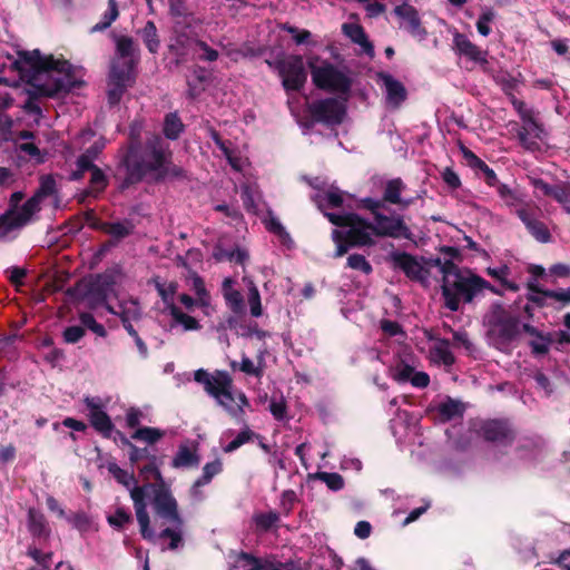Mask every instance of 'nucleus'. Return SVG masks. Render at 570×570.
<instances>
[{"label":"nucleus","instance_id":"36","mask_svg":"<svg viewBox=\"0 0 570 570\" xmlns=\"http://www.w3.org/2000/svg\"><path fill=\"white\" fill-rule=\"evenodd\" d=\"M337 226L342 227L343 229L342 230L335 229L333 232V240L336 244L335 256L341 257L347 252L348 246H351V245L355 246V245L351 242V238L347 235L348 227L346 225H337Z\"/></svg>","mask_w":570,"mask_h":570},{"label":"nucleus","instance_id":"14","mask_svg":"<svg viewBox=\"0 0 570 570\" xmlns=\"http://www.w3.org/2000/svg\"><path fill=\"white\" fill-rule=\"evenodd\" d=\"M174 33L169 43V51L177 57V63H179L186 60L199 40L196 39L189 23L183 26L179 21L176 22Z\"/></svg>","mask_w":570,"mask_h":570},{"label":"nucleus","instance_id":"12","mask_svg":"<svg viewBox=\"0 0 570 570\" xmlns=\"http://www.w3.org/2000/svg\"><path fill=\"white\" fill-rule=\"evenodd\" d=\"M278 72L286 90H298L306 81L303 59L299 56H289L278 63Z\"/></svg>","mask_w":570,"mask_h":570},{"label":"nucleus","instance_id":"62","mask_svg":"<svg viewBox=\"0 0 570 570\" xmlns=\"http://www.w3.org/2000/svg\"><path fill=\"white\" fill-rule=\"evenodd\" d=\"M283 29L286 30L287 32H289L291 35H293L294 40L298 45L304 43L311 37V32L309 31H307V30H298V29H296L295 27H292V26L285 24L283 27Z\"/></svg>","mask_w":570,"mask_h":570},{"label":"nucleus","instance_id":"4","mask_svg":"<svg viewBox=\"0 0 570 570\" xmlns=\"http://www.w3.org/2000/svg\"><path fill=\"white\" fill-rule=\"evenodd\" d=\"M124 164L127 169V184L150 176L159 179L170 173V151L161 138L155 137L142 151L131 147Z\"/></svg>","mask_w":570,"mask_h":570},{"label":"nucleus","instance_id":"57","mask_svg":"<svg viewBox=\"0 0 570 570\" xmlns=\"http://www.w3.org/2000/svg\"><path fill=\"white\" fill-rule=\"evenodd\" d=\"M269 411L276 420H283L286 416V403L281 397L278 400L273 399L269 404Z\"/></svg>","mask_w":570,"mask_h":570},{"label":"nucleus","instance_id":"46","mask_svg":"<svg viewBox=\"0 0 570 570\" xmlns=\"http://www.w3.org/2000/svg\"><path fill=\"white\" fill-rule=\"evenodd\" d=\"M415 368L409 364L405 363H399L394 367L391 368V376L400 382L405 383L410 382L411 376L414 374Z\"/></svg>","mask_w":570,"mask_h":570},{"label":"nucleus","instance_id":"11","mask_svg":"<svg viewBox=\"0 0 570 570\" xmlns=\"http://www.w3.org/2000/svg\"><path fill=\"white\" fill-rule=\"evenodd\" d=\"M102 146H98L95 144L92 147L87 149L85 154H82L77 161V171L73 173V178L78 179L82 176L86 170L90 171V188L91 193H100L105 189L107 185V179L105 174L92 165V160L97 157Z\"/></svg>","mask_w":570,"mask_h":570},{"label":"nucleus","instance_id":"1","mask_svg":"<svg viewBox=\"0 0 570 570\" xmlns=\"http://www.w3.org/2000/svg\"><path fill=\"white\" fill-rule=\"evenodd\" d=\"M109 473L124 487L130 490V498L144 539L153 540L156 535L150 525L147 511V497L151 495V507L155 513V525L160 530L159 538L168 539V549L175 550L183 543L184 521L178 511V503L171 492L164 487L153 484L136 485L135 476L116 463L108 464Z\"/></svg>","mask_w":570,"mask_h":570},{"label":"nucleus","instance_id":"64","mask_svg":"<svg viewBox=\"0 0 570 570\" xmlns=\"http://www.w3.org/2000/svg\"><path fill=\"white\" fill-rule=\"evenodd\" d=\"M410 382L414 387L423 389L429 385L430 376L425 372L415 371L414 374L411 376Z\"/></svg>","mask_w":570,"mask_h":570},{"label":"nucleus","instance_id":"63","mask_svg":"<svg viewBox=\"0 0 570 570\" xmlns=\"http://www.w3.org/2000/svg\"><path fill=\"white\" fill-rule=\"evenodd\" d=\"M140 473L144 475V478L146 480L154 479L157 482H161L163 481L161 473L158 470V468L155 465V463H150V464L144 466L140 470Z\"/></svg>","mask_w":570,"mask_h":570},{"label":"nucleus","instance_id":"31","mask_svg":"<svg viewBox=\"0 0 570 570\" xmlns=\"http://www.w3.org/2000/svg\"><path fill=\"white\" fill-rule=\"evenodd\" d=\"M222 471V462L220 460H215L213 462L206 463L203 469V475L199 478L193 487V494L195 497L198 495V489L205 484H208L212 479L220 473Z\"/></svg>","mask_w":570,"mask_h":570},{"label":"nucleus","instance_id":"22","mask_svg":"<svg viewBox=\"0 0 570 570\" xmlns=\"http://www.w3.org/2000/svg\"><path fill=\"white\" fill-rule=\"evenodd\" d=\"M381 79L385 87L387 102L393 107L400 106L406 98L404 86L390 75H382Z\"/></svg>","mask_w":570,"mask_h":570},{"label":"nucleus","instance_id":"29","mask_svg":"<svg viewBox=\"0 0 570 570\" xmlns=\"http://www.w3.org/2000/svg\"><path fill=\"white\" fill-rule=\"evenodd\" d=\"M343 196V193L337 188H331L323 194H318L316 203L322 210L326 208H337L342 206L344 202Z\"/></svg>","mask_w":570,"mask_h":570},{"label":"nucleus","instance_id":"48","mask_svg":"<svg viewBox=\"0 0 570 570\" xmlns=\"http://www.w3.org/2000/svg\"><path fill=\"white\" fill-rule=\"evenodd\" d=\"M193 289L197 296V302L199 303V306H208L209 304V296L205 288V284L203 279L198 275L193 276Z\"/></svg>","mask_w":570,"mask_h":570},{"label":"nucleus","instance_id":"16","mask_svg":"<svg viewBox=\"0 0 570 570\" xmlns=\"http://www.w3.org/2000/svg\"><path fill=\"white\" fill-rule=\"evenodd\" d=\"M85 404L88 409V417L91 425L104 435H109L114 429V424L104 411L102 403L98 397H86Z\"/></svg>","mask_w":570,"mask_h":570},{"label":"nucleus","instance_id":"7","mask_svg":"<svg viewBox=\"0 0 570 570\" xmlns=\"http://www.w3.org/2000/svg\"><path fill=\"white\" fill-rule=\"evenodd\" d=\"M135 43L129 37L116 40V58L111 63L109 75L108 98L111 104L120 100L125 89L135 80V67L138 63Z\"/></svg>","mask_w":570,"mask_h":570},{"label":"nucleus","instance_id":"51","mask_svg":"<svg viewBox=\"0 0 570 570\" xmlns=\"http://www.w3.org/2000/svg\"><path fill=\"white\" fill-rule=\"evenodd\" d=\"M30 531L36 535H48L49 530L47 528L45 518L42 515L30 512Z\"/></svg>","mask_w":570,"mask_h":570},{"label":"nucleus","instance_id":"42","mask_svg":"<svg viewBox=\"0 0 570 570\" xmlns=\"http://www.w3.org/2000/svg\"><path fill=\"white\" fill-rule=\"evenodd\" d=\"M242 199L247 210L257 214L259 208L261 195L250 187H245L242 191Z\"/></svg>","mask_w":570,"mask_h":570},{"label":"nucleus","instance_id":"15","mask_svg":"<svg viewBox=\"0 0 570 570\" xmlns=\"http://www.w3.org/2000/svg\"><path fill=\"white\" fill-rule=\"evenodd\" d=\"M394 266L402 269L410 278L421 282L422 284L429 283L430 269L413 256L402 253L392 256Z\"/></svg>","mask_w":570,"mask_h":570},{"label":"nucleus","instance_id":"53","mask_svg":"<svg viewBox=\"0 0 570 570\" xmlns=\"http://www.w3.org/2000/svg\"><path fill=\"white\" fill-rule=\"evenodd\" d=\"M318 479L334 491L341 490L344 487V480L338 473L322 472L318 474Z\"/></svg>","mask_w":570,"mask_h":570},{"label":"nucleus","instance_id":"23","mask_svg":"<svg viewBox=\"0 0 570 570\" xmlns=\"http://www.w3.org/2000/svg\"><path fill=\"white\" fill-rule=\"evenodd\" d=\"M343 33L348 37L353 42L362 47V49L370 56L373 55V46L368 41L363 28L357 23H344L342 26Z\"/></svg>","mask_w":570,"mask_h":570},{"label":"nucleus","instance_id":"13","mask_svg":"<svg viewBox=\"0 0 570 570\" xmlns=\"http://www.w3.org/2000/svg\"><path fill=\"white\" fill-rule=\"evenodd\" d=\"M345 100L326 98L311 105L309 111L317 120L326 124H340L345 116Z\"/></svg>","mask_w":570,"mask_h":570},{"label":"nucleus","instance_id":"24","mask_svg":"<svg viewBox=\"0 0 570 570\" xmlns=\"http://www.w3.org/2000/svg\"><path fill=\"white\" fill-rule=\"evenodd\" d=\"M429 357L432 363L445 366H449L454 362V357L450 351V345L443 340L433 342L430 347Z\"/></svg>","mask_w":570,"mask_h":570},{"label":"nucleus","instance_id":"26","mask_svg":"<svg viewBox=\"0 0 570 570\" xmlns=\"http://www.w3.org/2000/svg\"><path fill=\"white\" fill-rule=\"evenodd\" d=\"M520 219L524 223L529 232L541 243H547L550 238L549 230L543 223L530 217L525 210L519 212Z\"/></svg>","mask_w":570,"mask_h":570},{"label":"nucleus","instance_id":"52","mask_svg":"<svg viewBox=\"0 0 570 570\" xmlns=\"http://www.w3.org/2000/svg\"><path fill=\"white\" fill-rule=\"evenodd\" d=\"M107 520L110 525L115 528H122L131 521V514L127 510L118 508L114 514L107 518Z\"/></svg>","mask_w":570,"mask_h":570},{"label":"nucleus","instance_id":"2","mask_svg":"<svg viewBox=\"0 0 570 570\" xmlns=\"http://www.w3.org/2000/svg\"><path fill=\"white\" fill-rule=\"evenodd\" d=\"M364 207L373 215V223L362 219L355 214L325 213L334 225H346L347 235L354 245L366 246L374 244V236L391 238H410L411 230L401 215L386 216L382 213L383 202L367 198L363 200Z\"/></svg>","mask_w":570,"mask_h":570},{"label":"nucleus","instance_id":"10","mask_svg":"<svg viewBox=\"0 0 570 570\" xmlns=\"http://www.w3.org/2000/svg\"><path fill=\"white\" fill-rule=\"evenodd\" d=\"M22 198L23 195L21 193H14L11 196V208L0 217V238L9 237L11 233L28 224L31 217L40 209V194H36L22 206H18Z\"/></svg>","mask_w":570,"mask_h":570},{"label":"nucleus","instance_id":"6","mask_svg":"<svg viewBox=\"0 0 570 570\" xmlns=\"http://www.w3.org/2000/svg\"><path fill=\"white\" fill-rule=\"evenodd\" d=\"M194 380L203 384L205 391L216 400L230 415L239 417L244 414V407L248 405L244 393H234L232 376L225 371L208 373L199 368L194 373Z\"/></svg>","mask_w":570,"mask_h":570},{"label":"nucleus","instance_id":"34","mask_svg":"<svg viewBox=\"0 0 570 570\" xmlns=\"http://www.w3.org/2000/svg\"><path fill=\"white\" fill-rule=\"evenodd\" d=\"M151 53H156L159 48L157 28L153 21H147L145 27L138 32Z\"/></svg>","mask_w":570,"mask_h":570},{"label":"nucleus","instance_id":"32","mask_svg":"<svg viewBox=\"0 0 570 570\" xmlns=\"http://www.w3.org/2000/svg\"><path fill=\"white\" fill-rule=\"evenodd\" d=\"M156 288L165 304L166 312L170 309L171 305H176L174 298L178 289L177 283L156 281Z\"/></svg>","mask_w":570,"mask_h":570},{"label":"nucleus","instance_id":"27","mask_svg":"<svg viewBox=\"0 0 570 570\" xmlns=\"http://www.w3.org/2000/svg\"><path fill=\"white\" fill-rule=\"evenodd\" d=\"M523 331L533 337L530 341V346L534 354H546L549 351V346L551 343V340L549 337L543 336L537 331V328L528 324L523 325Z\"/></svg>","mask_w":570,"mask_h":570},{"label":"nucleus","instance_id":"44","mask_svg":"<svg viewBox=\"0 0 570 570\" xmlns=\"http://www.w3.org/2000/svg\"><path fill=\"white\" fill-rule=\"evenodd\" d=\"M495 12L490 8L482 9V12L476 22L479 33L487 37L491 32L490 23L494 20Z\"/></svg>","mask_w":570,"mask_h":570},{"label":"nucleus","instance_id":"50","mask_svg":"<svg viewBox=\"0 0 570 570\" xmlns=\"http://www.w3.org/2000/svg\"><path fill=\"white\" fill-rule=\"evenodd\" d=\"M538 294H542L544 297L552 298L563 304H570V287L561 288L557 291H541L532 287Z\"/></svg>","mask_w":570,"mask_h":570},{"label":"nucleus","instance_id":"3","mask_svg":"<svg viewBox=\"0 0 570 570\" xmlns=\"http://www.w3.org/2000/svg\"><path fill=\"white\" fill-rule=\"evenodd\" d=\"M13 65L22 75L32 72L30 82L42 96L51 97L76 85L75 68L67 60L42 56L39 50L20 52Z\"/></svg>","mask_w":570,"mask_h":570},{"label":"nucleus","instance_id":"8","mask_svg":"<svg viewBox=\"0 0 570 570\" xmlns=\"http://www.w3.org/2000/svg\"><path fill=\"white\" fill-rule=\"evenodd\" d=\"M313 83L323 90L347 96L352 79L344 68H340L320 57H312L308 60Z\"/></svg>","mask_w":570,"mask_h":570},{"label":"nucleus","instance_id":"5","mask_svg":"<svg viewBox=\"0 0 570 570\" xmlns=\"http://www.w3.org/2000/svg\"><path fill=\"white\" fill-rule=\"evenodd\" d=\"M440 268L443 274L442 294L445 306L451 311H458L462 302H472L484 289L494 292L489 282L471 271H461L452 263H445Z\"/></svg>","mask_w":570,"mask_h":570},{"label":"nucleus","instance_id":"21","mask_svg":"<svg viewBox=\"0 0 570 570\" xmlns=\"http://www.w3.org/2000/svg\"><path fill=\"white\" fill-rule=\"evenodd\" d=\"M405 189V185L399 178L389 180L385 185L383 193V202L399 205L402 208L409 207L412 203V198H402L401 195Z\"/></svg>","mask_w":570,"mask_h":570},{"label":"nucleus","instance_id":"37","mask_svg":"<svg viewBox=\"0 0 570 570\" xmlns=\"http://www.w3.org/2000/svg\"><path fill=\"white\" fill-rule=\"evenodd\" d=\"M212 138L215 141V144L218 146V148L223 151L225 157L227 158L229 165L236 169L240 170L243 167V160L240 157L236 156L226 145L225 142L219 138L218 134L216 131L212 132Z\"/></svg>","mask_w":570,"mask_h":570},{"label":"nucleus","instance_id":"9","mask_svg":"<svg viewBox=\"0 0 570 570\" xmlns=\"http://www.w3.org/2000/svg\"><path fill=\"white\" fill-rule=\"evenodd\" d=\"M490 342L500 351H510L520 333L519 317L503 307H494L487 316Z\"/></svg>","mask_w":570,"mask_h":570},{"label":"nucleus","instance_id":"38","mask_svg":"<svg viewBox=\"0 0 570 570\" xmlns=\"http://www.w3.org/2000/svg\"><path fill=\"white\" fill-rule=\"evenodd\" d=\"M439 413L442 420L449 421L463 412V405L454 400H448L439 405Z\"/></svg>","mask_w":570,"mask_h":570},{"label":"nucleus","instance_id":"30","mask_svg":"<svg viewBox=\"0 0 570 570\" xmlns=\"http://www.w3.org/2000/svg\"><path fill=\"white\" fill-rule=\"evenodd\" d=\"M279 514L275 511L256 512L253 515V523L257 531H268L277 525Z\"/></svg>","mask_w":570,"mask_h":570},{"label":"nucleus","instance_id":"49","mask_svg":"<svg viewBox=\"0 0 570 570\" xmlns=\"http://www.w3.org/2000/svg\"><path fill=\"white\" fill-rule=\"evenodd\" d=\"M347 266L352 269L361 271L364 274L372 272L371 264L366 261L363 255L353 254L347 257Z\"/></svg>","mask_w":570,"mask_h":570},{"label":"nucleus","instance_id":"28","mask_svg":"<svg viewBox=\"0 0 570 570\" xmlns=\"http://www.w3.org/2000/svg\"><path fill=\"white\" fill-rule=\"evenodd\" d=\"M165 434L166 433L164 430L150 426H142L137 428L135 430V432L131 434V439L153 445L160 441L165 436Z\"/></svg>","mask_w":570,"mask_h":570},{"label":"nucleus","instance_id":"61","mask_svg":"<svg viewBox=\"0 0 570 570\" xmlns=\"http://www.w3.org/2000/svg\"><path fill=\"white\" fill-rule=\"evenodd\" d=\"M28 554L41 567H47L51 560V553H42L37 548H30Z\"/></svg>","mask_w":570,"mask_h":570},{"label":"nucleus","instance_id":"56","mask_svg":"<svg viewBox=\"0 0 570 570\" xmlns=\"http://www.w3.org/2000/svg\"><path fill=\"white\" fill-rule=\"evenodd\" d=\"M110 312L118 314V312L112 308H110ZM119 314H121L124 322L127 323L130 320L137 318L140 315V311L136 302H130L128 306H121Z\"/></svg>","mask_w":570,"mask_h":570},{"label":"nucleus","instance_id":"25","mask_svg":"<svg viewBox=\"0 0 570 570\" xmlns=\"http://www.w3.org/2000/svg\"><path fill=\"white\" fill-rule=\"evenodd\" d=\"M223 295L228 307L235 313L239 314L244 309L243 296L240 292L234 288V282L226 278L223 282Z\"/></svg>","mask_w":570,"mask_h":570},{"label":"nucleus","instance_id":"35","mask_svg":"<svg viewBox=\"0 0 570 570\" xmlns=\"http://www.w3.org/2000/svg\"><path fill=\"white\" fill-rule=\"evenodd\" d=\"M264 224L266 229L276 235L284 245H289L292 243L289 234L271 212L264 219Z\"/></svg>","mask_w":570,"mask_h":570},{"label":"nucleus","instance_id":"20","mask_svg":"<svg viewBox=\"0 0 570 570\" xmlns=\"http://www.w3.org/2000/svg\"><path fill=\"white\" fill-rule=\"evenodd\" d=\"M167 313L171 318L169 323L171 331L177 327H180L185 332L198 331L200 328L199 322L195 317L184 313L177 305H171Z\"/></svg>","mask_w":570,"mask_h":570},{"label":"nucleus","instance_id":"17","mask_svg":"<svg viewBox=\"0 0 570 570\" xmlns=\"http://www.w3.org/2000/svg\"><path fill=\"white\" fill-rule=\"evenodd\" d=\"M395 16L400 19V27L405 29L412 36L423 38L426 35L421 24L417 10L409 3H402L394 8Z\"/></svg>","mask_w":570,"mask_h":570},{"label":"nucleus","instance_id":"55","mask_svg":"<svg viewBox=\"0 0 570 570\" xmlns=\"http://www.w3.org/2000/svg\"><path fill=\"white\" fill-rule=\"evenodd\" d=\"M80 322L83 326L88 327L99 336H104L106 334L105 327L97 323L94 316L89 313H82L80 315Z\"/></svg>","mask_w":570,"mask_h":570},{"label":"nucleus","instance_id":"33","mask_svg":"<svg viewBox=\"0 0 570 570\" xmlns=\"http://www.w3.org/2000/svg\"><path fill=\"white\" fill-rule=\"evenodd\" d=\"M119 16V9L117 0H108L107 9L102 13V17L98 23L92 27V31H101L107 29L117 20Z\"/></svg>","mask_w":570,"mask_h":570},{"label":"nucleus","instance_id":"54","mask_svg":"<svg viewBox=\"0 0 570 570\" xmlns=\"http://www.w3.org/2000/svg\"><path fill=\"white\" fill-rule=\"evenodd\" d=\"M252 436H253V433L248 429L243 430L242 432L238 433V435L232 442H229L224 448V451L226 453H229V452L237 450L239 446H242L243 444L248 442L252 439Z\"/></svg>","mask_w":570,"mask_h":570},{"label":"nucleus","instance_id":"47","mask_svg":"<svg viewBox=\"0 0 570 570\" xmlns=\"http://www.w3.org/2000/svg\"><path fill=\"white\" fill-rule=\"evenodd\" d=\"M238 368L248 375H254L256 377H262L264 373V366L262 362L255 364L249 357L243 356L242 361L238 365Z\"/></svg>","mask_w":570,"mask_h":570},{"label":"nucleus","instance_id":"39","mask_svg":"<svg viewBox=\"0 0 570 570\" xmlns=\"http://www.w3.org/2000/svg\"><path fill=\"white\" fill-rule=\"evenodd\" d=\"M247 301H248L252 316H254V317L262 316L263 307H262V302H261V295H259L258 288L252 281L248 284Z\"/></svg>","mask_w":570,"mask_h":570},{"label":"nucleus","instance_id":"40","mask_svg":"<svg viewBox=\"0 0 570 570\" xmlns=\"http://www.w3.org/2000/svg\"><path fill=\"white\" fill-rule=\"evenodd\" d=\"M183 122L176 114H169L165 118L164 134L169 139H176L183 130Z\"/></svg>","mask_w":570,"mask_h":570},{"label":"nucleus","instance_id":"45","mask_svg":"<svg viewBox=\"0 0 570 570\" xmlns=\"http://www.w3.org/2000/svg\"><path fill=\"white\" fill-rule=\"evenodd\" d=\"M487 273L498 279L499 282H501V284L503 286H505L507 288L511 289V291H517L518 289V286L514 284V283H511L508 281V276L510 274V269L507 265H502L500 267H497V268H491L489 267L487 269Z\"/></svg>","mask_w":570,"mask_h":570},{"label":"nucleus","instance_id":"19","mask_svg":"<svg viewBox=\"0 0 570 570\" xmlns=\"http://www.w3.org/2000/svg\"><path fill=\"white\" fill-rule=\"evenodd\" d=\"M482 435L488 441L493 442H509L511 440V430L505 422L502 421H488L483 423Z\"/></svg>","mask_w":570,"mask_h":570},{"label":"nucleus","instance_id":"43","mask_svg":"<svg viewBox=\"0 0 570 570\" xmlns=\"http://www.w3.org/2000/svg\"><path fill=\"white\" fill-rule=\"evenodd\" d=\"M214 256L217 261H230L238 264H244L248 259L247 252L240 248L230 252L217 249Z\"/></svg>","mask_w":570,"mask_h":570},{"label":"nucleus","instance_id":"59","mask_svg":"<svg viewBox=\"0 0 570 570\" xmlns=\"http://www.w3.org/2000/svg\"><path fill=\"white\" fill-rule=\"evenodd\" d=\"M551 191V197H553L561 204H566L570 200V188L566 185L553 186V189Z\"/></svg>","mask_w":570,"mask_h":570},{"label":"nucleus","instance_id":"41","mask_svg":"<svg viewBox=\"0 0 570 570\" xmlns=\"http://www.w3.org/2000/svg\"><path fill=\"white\" fill-rule=\"evenodd\" d=\"M194 464H197V458L195 453L186 446L180 448L173 460L175 468H186Z\"/></svg>","mask_w":570,"mask_h":570},{"label":"nucleus","instance_id":"18","mask_svg":"<svg viewBox=\"0 0 570 570\" xmlns=\"http://www.w3.org/2000/svg\"><path fill=\"white\" fill-rule=\"evenodd\" d=\"M453 45L454 50L461 55L466 57L468 59L481 65L485 66L488 63V52L481 50L476 45L468 39L466 36L460 32H454L453 35Z\"/></svg>","mask_w":570,"mask_h":570},{"label":"nucleus","instance_id":"60","mask_svg":"<svg viewBox=\"0 0 570 570\" xmlns=\"http://www.w3.org/2000/svg\"><path fill=\"white\" fill-rule=\"evenodd\" d=\"M142 419V412L139 409L130 407L126 413V423L129 428H137Z\"/></svg>","mask_w":570,"mask_h":570},{"label":"nucleus","instance_id":"58","mask_svg":"<svg viewBox=\"0 0 570 570\" xmlns=\"http://www.w3.org/2000/svg\"><path fill=\"white\" fill-rule=\"evenodd\" d=\"M85 335V331L81 326H70L63 332V338L67 343H77Z\"/></svg>","mask_w":570,"mask_h":570}]
</instances>
